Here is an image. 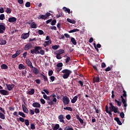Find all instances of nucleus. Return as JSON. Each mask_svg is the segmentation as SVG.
<instances>
[{
  "label": "nucleus",
  "instance_id": "5",
  "mask_svg": "<svg viewBox=\"0 0 130 130\" xmlns=\"http://www.w3.org/2000/svg\"><path fill=\"white\" fill-rule=\"evenodd\" d=\"M110 106H111V110L112 112L113 111L114 113H119V111H118V108L117 107L114 106L112 102L109 103Z\"/></svg>",
  "mask_w": 130,
  "mask_h": 130
},
{
  "label": "nucleus",
  "instance_id": "14",
  "mask_svg": "<svg viewBox=\"0 0 130 130\" xmlns=\"http://www.w3.org/2000/svg\"><path fill=\"white\" fill-rule=\"evenodd\" d=\"M51 43H52V42L51 40H49L48 41L46 40L44 42L43 45L44 47H47V46H48V45H50Z\"/></svg>",
  "mask_w": 130,
  "mask_h": 130
},
{
  "label": "nucleus",
  "instance_id": "27",
  "mask_svg": "<svg viewBox=\"0 0 130 130\" xmlns=\"http://www.w3.org/2000/svg\"><path fill=\"white\" fill-rule=\"evenodd\" d=\"M71 41L74 45H77V41H76V39H75V38H73V37L71 38Z\"/></svg>",
  "mask_w": 130,
  "mask_h": 130
},
{
  "label": "nucleus",
  "instance_id": "61",
  "mask_svg": "<svg viewBox=\"0 0 130 130\" xmlns=\"http://www.w3.org/2000/svg\"><path fill=\"white\" fill-rule=\"evenodd\" d=\"M23 68H24V66L23 64H19V70H22V69H23Z\"/></svg>",
  "mask_w": 130,
  "mask_h": 130
},
{
  "label": "nucleus",
  "instance_id": "58",
  "mask_svg": "<svg viewBox=\"0 0 130 130\" xmlns=\"http://www.w3.org/2000/svg\"><path fill=\"white\" fill-rule=\"evenodd\" d=\"M29 111H30V114L31 115H34V114H35V111L34 110H32V109H29Z\"/></svg>",
  "mask_w": 130,
  "mask_h": 130
},
{
  "label": "nucleus",
  "instance_id": "16",
  "mask_svg": "<svg viewBox=\"0 0 130 130\" xmlns=\"http://www.w3.org/2000/svg\"><path fill=\"white\" fill-rule=\"evenodd\" d=\"M0 94L6 96L7 95H9V93L8 91H7V90H3V89H2V90H0Z\"/></svg>",
  "mask_w": 130,
  "mask_h": 130
},
{
  "label": "nucleus",
  "instance_id": "48",
  "mask_svg": "<svg viewBox=\"0 0 130 130\" xmlns=\"http://www.w3.org/2000/svg\"><path fill=\"white\" fill-rule=\"evenodd\" d=\"M53 74V71L52 70L49 71L48 72V76H49L50 77H52Z\"/></svg>",
  "mask_w": 130,
  "mask_h": 130
},
{
  "label": "nucleus",
  "instance_id": "31",
  "mask_svg": "<svg viewBox=\"0 0 130 130\" xmlns=\"http://www.w3.org/2000/svg\"><path fill=\"white\" fill-rule=\"evenodd\" d=\"M52 48L54 50H57V49H58V48H59V45H54L52 46Z\"/></svg>",
  "mask_w": 130,
  "mask_h": 130
},
{
  "label": "nucleus",
  "instance_id": "22",
  "mask_svg": "<svg viewBox=\"0 0 130 130\" xmlns=\"http://www.w3.org/2000/svg\"><path fill=\"white\" fill-rule=\"evenodd\" d=\"M121 102L123 103L124 107H126L127 105V103H126L124 98H123V96L121 95Z\"/></svg>",
  "mask_w": 130,
  "mask_h": 130
},
{
  "label": "nucleus",
  "instance_id": "43",
  "mask_svg": "<svg viewBox=\"0 0 130 130\" xmlns=\"http://www.w3.org/2000/svg\"><path fill=\"white\" fill-rule=\"evenodd\" d=\"M6 11L7 13H11L12 9H11V8H10L9 7H7Z\"/></svg>",
  "mask_w": 130,
  "mask_h": 130
},
{
  "label": "nucleus",
  "instance_id": "50",
  "mask_svg": "<svg viewBox=\"0 0 130 130\" xmlns=\"http://www.w3.org/2000/svg\"><path fill=\"white\" fill-rule=\"evenodd\" d=\"M40 18H42V19H46V18H47L46 15H44V14L40 15Z\"/></svg>",
  "mask_w": 130,
  "mask_h": 130
},
{
  "label": "nucleus",
  "instance_id": "60",
  "mask_svg": "<svg viewBox=\"0 0 130 130\" xmlns=\"http://www.w3.org/2000/svg\"><path fill=\"white\" fill-rule=\"evenodd\" d=\"M4 11H5L4 8H3V7H1L0 8V13H2V14H3Z\"/></svg>",
  "mask_w": 130,
  "mask_h": 130
},
{
  "label": "nucleus",
  "instance_id": "3",
  "mask_svg": "<svg viewBox=\"0 0 130 130\" xmlns=\"http://www.w3.org/2000/svg\"><path fill=\"white\" fill-rule=\"evenodd\" d=\"M18 114L21 116V117H19V118H17L18 121L19 120L21 121V122H24L25 121V117H26V115L24 112H22L21 111H19Z\"/></svg>",
  "mask_w": 130,
  "mask_h": 130
},
{
  "label": "nucleus",
  "instance_id": "36",
  "mask_svg": "<svg viewBox=\"0 0 130 130\" xmlns=\"http://www.w3.org/2000/svg\"><path fill=\"white\" fill-rule=\"evenodd\" d=\"M1 69L2 70H7L8 69V67L7 64H2Z\"/></svg>",
  "mask_w": 130,
  "mask_h": 130
},
{
  "label": "nucleus",
  "instance_id": "46",
  "mask_svg": "<svg viewBox=\"0 0 130 130\" xmlns=\"http://www.w3.org/2000/svg\"><path fill=\"white\" fill-rule=\"evenodd\" d=\"M56 23V19H53V20H51V25H55Z\"/></svg>",
  "mask_w": 130,
  "mask_h": 130
},
{
  "label": "nucleus",
  "instance_id": "2",
  "mask_svg": "<svg viewBox=\"0 0 130 130\" xmlns=\"http://www.w3.org/2000/svg\"><path fill=\"white\" fill-rule=\"evenodd\" d=\"M62 74H63V79H68L69 78L71 74L72 73V71H70V70L65 69L63 70V71H61Z\"/></svg>",
  "mask_w": 130,
  "mask_h": 130
},
{
  "label": "nucleus",
  "instance_id": "6",
  "mask_svg": "<svg viewBox=\"0 0 130 130\" xmlns=\"http://www.w3.org/2000/svg\"><path fill=\"white\" fill-rule=\"evenodd\" d=\"M62 101L64 105H68L70 104V100L68 96H63V99Z\"/></svg>",
  "mask_w": 130,
  "mask_h": 130
},
{
  "label": "nucleus",
  "instance_id": "4",
  "mask_svg": "<svg viewBox=\"0 0 130 130\" xmlns=\"http://www.w3.org/2000/svg\"><path fill=\"white\" fill-rule=\"evenodd\" d=\"M34 46V43H28L26 45H25L24 47V50H29V49H31Z\"/></svg>",
  "mask_w": 130,
  "mask_h": 130
},
{
  "label": "nucleus",
  "instance_id": "17",
  "mask_svg": "<svg viewBox=\"0 0 130 130\" xmlns=\"http://www.w3.org/2000/svg\"><path fill=\"white\" fill-rule=\"evenodd\" d=\"M26 64L27 65V66L29 67V68H30V69L33 68V66L32 64V62H31L29 59H26Z\"/></svg>",
  "mask_w": 130,
  "mask_h": 130
},
{
  "label": "nucleus",
  "instance_id": "64",
  "mask_svg": "<svg viewBox=\"0 0 130 130\" xmlns=\"http://www.w3.org/2000/svg\"><path fill=\"white\" fill-rule=\"evenodd\" d=\"M50 28L51 29H55V30L57 29V27L55 25H52V26H50Z\"/></svg>",
  "mask_w": 130,
  "mask_h": 130
},
{
  "label": "nucleus",
  "instance_id": "47",
  "mask_svg": "<svg viewBox=\"0 0 130 130\" xmlns=\"http://www.w3.org/2000/svg\"><path fill=\"white\" fill-rule=\"evenodd\" d=\"M59 51L60 55H61V54H63V53H64V50H63V49H59Z\"/></svg>",
  "mask_w": 130,
  "mask_h": 130
},
{
  "label": "nucleus",
  "instance_id": "12",
  "mask_svg": "<svg viewBox=\"0 0 130 130\" xmlns=\"http://www.w3.org/2000/svg\"><path fill=\"white\" fill-rule=\"evenodd\" d=\"M64 116L63 114H60L58 116V119L59 120L60 122H62L63 123H64Z\"/></svg>",
  "mask_w": 130,
  "mask_h": 130
},
{
  "label": "nucleus",
  "instance_id": "38",
  "mask_svg": "<svg viewBox=\"0 0 130 130\" xmlns=\"http://www.w3.org/2000/svg\"><path fill=\"white\" fill-rule=\"evenodd\" d=\"M79 28H74L73 29H71L69 30V32H75L76 31H79Z\"/></svg>",
  "mask_w": 130,
  "mask_h": 130
},
{
  "label": "nucleus",
  "instance_id": "49",
  "mask_svg": "<svg viewBox=\"0 0 130 130\" xmlns=\"http://www.w3.org/2000/svg\"><path fill=\"white\" fill-rule=\"evenodd\" d=\"M78 83L80 85L81 87L84 86V82L83 81H78Z\"/></svg>",
  "mask_w": 130,
  "mask_h": 130
},
{
  "label": "nucleus",
  "instance_id": "57",
  "mask_svg": "<svg viewBox=\"0 0 130 130\" xmlns=\"http://www.w3.org/2000/svg\"><path fill=\"white\" fill-rule=\"evenodd\" d=\"M66 118L68 120H70V119H71V116L70 114H68L67 115H66Z\"/></svg>",
  "mask_w": 130,
  "mask_h": 130
},
{
  "label": "nucleus",
  "instance_id": "29",
  "mask_svg": "<svg viewBox=\"0 0 130 130\" xmlns=\"http://www.w3.org/2000/svg\"><path fill=\"white\" fill-rule=\"evenodd\" d=\"M78 98V96H75L74 97V98H73V99H72L71 103L73 104L75 103V102H76L77 101Z\"/></svg>",
  "mask_w": 130,
  "mask_h": 130
},
{
  "label": "nucleus",
  "instance_id": "19",
  "mask_svg": "<svg viewBox=\"0 0 130 130\" xmlns=\"http://www.w3.org/2000/svg\"><path fill=\"white\" fill-rule=\"evenodd\" d=\"M51 97H53V99L51 101V102H53V104L52 105H54V103H56L57 100L56 98V95H55V94H53L52 95H51Z\"/></svg>",
  "mask_w": 130,
  "mask_h": 130
},
{
  "label": "nucleus",
  "instance_id": "62",
  "mask_svg": "<svg viewBox=\"0 0 130 130\" xmlns=\"http://www.w3.org/2000/svg\"><path fill=\"white\" fill-rule=\"evenodd\" d=\"M123 97H127V94H126V91L123 90Z\"/></svg>",
  "mask_w": 130,
  "mask_h": 130
},
{
  "label": "nucleus",
  "instance_id": "55",
  "mask_svg": "<svg viewBox=\"0 0 130 130\" xmlns=\"http://www.w3.org/2000/svg\"><path fill=\"white\" fill-rule=\"evenodd\" d=\"M30 2H27L25 3V6L26 7H30Z\"/></svg>",
  "mask_w": 130,
  "mask_h": 130
},
{
  "label": "nucleus",
  "instance_id": "25",
  "mask_svg": "<svg viewBox=\"0 0 130 130\" xmlns=\"http://www.w3.org/2000/svg\"><path fill=\"white\" fill-rule=\"evenodd\" d=\"M33 69V73L34 74H35V75H38V74H39L40 72L39 71V70H38V69H37V68H32Z\"/></svg>",
  "mask_w": 130,
  "mask_h": 130
},
{
  "label": "nucleus",
  "instance_id": "44",
  "mask_svg": "<svg viewBox=\"0 0 130 130\" xmlns=\"http://www.w3.org/2000/svg\"><path fill=\"white\" fill-rule=\"evenodd\" d=\"M30 128L31 129H35L36 126L35 123H30Z\"/></svg>",
  "mask_w": 130,
  "mask_h": 130
},
{
  "label": "nucleus",
  "instance_id": "11",
  "mask_svg": "<svg viewBox=\"0 0 130 130\" xmlns=\"http://www.w3.org/2000/svg\"><path fill=\"white\" fill-rule=\"evenodd\" d=\"M29 24H30V26L32 28H37V24L34 21L33 19H31V22H29Z\"/></svg>",
  "mask_w": 130,
  "mask_h": 130
},
{
  "label": "nucleus",
  "instance_id": "59",
  "mask_svg": "<svg viewBox=\"0 0 130 130\" xmlns=\"http://www.w3.org/2000/svg\"><path fill=\"white\" fill-rule=\"evenodd\" d=\"M35 111L36 113H40V109H38V108H35Z\"/></svg>",
  "mask_w": 130,
  "mask_h": 130
},
{
  "label": "nucleus",
  "instance_id": "7",
  "mask_svg": "<svg viewBox=\"0 0 130 130\" xmlns=\"http://www.w3.org/2000/svg\"><path fill=\"white\" fill-rule=\"evenodd\" d=\"M6 24L4 22H2L0 23V33L4 34L5 32V30H6Z\"/></svg>",
  "mask_w": 130,
  "mask_h": 130
},
{
  "label": "nucleus",
  "instance_id": "21",
  "mask_svg": "<svg viewBox=\"0 0 130 130\" xmlns=\"http://www.w3.org/2000/svg\"><path fill=\"white\" fill-rule=\"evenodd\" d=\"M16 17H15L14 16H12V17H9V18L8 19V21H9V22H15V21H16Z\"/></svg>",
  "mask_w": 130,
  "mask_h": 130
},
{
  "label": "nucleus",
  "instance_id": "54",
  "mask_svg": "<svg viewBox=\"0 0 130 130\" xmlns=\"http://www.w3.org/2000/svg\"><path fill=\"white\" fill-rule=\"evenodd\" d=\"M120 117H121V118H124V117L125 116V114H124V112H120Z\"/></svg>",
  "mask_w": 130,
  "mask_h": 130
},
{
  "label": "nucleus",
  "instance_id": "34",
  "mask_svg": "<svg viewBox=\"0 0 130 130\" xmlns=\"http://www.w3.org/2000/svg\"><path fill=\"white\" fill-rule=\"evenodd\" d=\"M63 63H62V62H59V63L57 64V68H60V70H59V72H60V71H61Z\"/></svg>",
  "mask_w": 130,
  "mask_h": 130
},
{
  "label": "nucleus",
  "instance_id": "45",
  "mask_svg": "<svg viewBox=\"0 0 130 130\" xmlns=\"http://www.w3.org/2000/svg\"><path fill=\"white\" fill-rule=\"evenodd\" d=\"M24 122H25V124L26 125H27V126H28V125H29V121L28 119H25L24 120Z\"/></svg>",
  "mask_w": 130,
  "mask_h": 130
},
{
  "label": "nucleus",
  "instance_id": "24",
  "mask_svg": "<svg viewBox=\"0 0 130 130\" xmlns=\"http://www.w3.org/2000/svg\"><path fill=\"white\" fill-rule=\"evenodd\" d=\"M33 107H36V108H40L41 107V104L39 103L38 102H35L32 104Z\"/></svg>",
  "mask_w": 130,
  "mask_h": 130
},
{
  "label": "nucleus",
  "instance_id": "28",
  "mask_svg": "<svg viewBox=\"0 0 130 130\" xmlns=\"http://www.w3.org/2000/svg\"><path fill=\"white\" fill-rule=\"evenodd\" d=\"M47 103L49 105H53V102H51V98L50 97H48V96H47Z\"/></svg>",
  "mask_w": 130,
  "mask_h": 130
},
{
  "label": "nucleus",
  "instance_id": "13",
  "mask_svg": "<svg viewBox=\"0 0 130 130\" xmlns=\"http://www.w3.org/2000/svg\"><path fill=\"white\" fill-rule=\"evenodd\" d=\"M6 87L9 91H12V90H13V88H14L15 85H14L13 84H12L11 85L7 84Z\"/></svg>",
  "mask_w": 130,
  "mask_h": 130
},
{
  "label": "nucleus",
  "instance_id": "40",
  "mask_svg": "<svg viewBox=\"0 0 130 130\" xmlns=\"http://www.w3.org/2000/svg\"><path fill=\"white\" fill-rule=\"evenodd\" d=\"M60 125L58 124H56L55 125V126H54L53 129V130H57L59 129Z\"/></svg>",
  "mask_w": 130,
  "mask_h": 130
},
{
  "label": "nucleus",
  "instance_id": "52",
  "mask_svg": "<svg viewBox=\"0 0 130 130\" xmlns=\"http://www.w3.org/2000/svg\"><path fill=\"white\" fill-rule=\"evenodd\" d=\"M50 79L52 82H54L55 80V77H54V76L52 75V76L50 77Z\"/></svg>",
  "mask_w": 130,
  "mask_h": 130
},
{
  "label": "nucleus",
  "instance_id": "8",
  "mask_svg": "<svg viewBox=\"0 0 130 130\" xmlns=\"http://www.w3.org/2000/svg\"><path fill=\"white\" fill-rule=\"evenodd\" d=\"M110 109V110H109ZM106 112L108 113L110 117L112 116V111L111 110V106H110L109 108L108 107V105H106Z\"/></svg>",
  "mask_w": 130,
  "mask_h": 130
},
{
  "label": "nucleus",
  "instance_id": "10",
  "mask_svg": "<svg viewBox=\"0 0 130 130\" xmlns=\"http://www.w3.org/2000/svg\"><path fill=\"white\" fill-rule=\"evenodd\" d=\"M54 54L56 55V58H57V59H61L62 56L60 55L59 50H58L57 51H56L55 52H54Z\"/></svg>",
  "mask_w": 130,
  "mask_h": 130
},
{
  "label": "nucleus",
  "instance_id": "30",
  "mask_svg": "<svg viewBox=\"0 0 130 130\" xmlns=\"http://www.w3.org/2000/svg\"><path fill=\"white\" fill-rule=\"evenodd\" d=\"M41 75L42 76L43 79L44 80V82H47L49 84V81L47 77H46V76H44V75H43V74H41Z\"/></svg>",
  "mask_w": 130,
  "mask_h": 130
},
{
  "label": "nucleus",
  "instance_id": "23",
  "mask_svg": "<svg viewBox=\"0 0 130 130\" xmlns=\"http://www.w3.org/2000/svg\"><path fill=\"white\" fill-rule=\"evenodd\" d=\"M22 107L23 111L25 112V113H28V109L25 105H24V104H22Z\"/></svg>",
  "mask_w": 130,
  "mask_h": 130
},
{
  "label": "nucleus",
  "instance_id": "41",
  "mask_svg": "<svg viewBox=\"0 0 130 130\" xmlns=\"http://www.w3.org/2000/svg\"><path fill=\"white\" fill-rule=\"evenodd\" d=\"M0 118H2V119H5L6 118L5 114L2 112H0Z\"/></svg>",
  "mask_w": 130,
  "mask_h": 130
},
{
  "label": "nucleus",
  "instance_id": "63",
  "mask_svg": "<svg viewBox=\"0 0 130 130\" xmlns=\"http://www.w3.org/2000/svg\"><path fill=\"white\" fill-rule=\"evenodd\" d=\"M19 4H23L24 3V0H17Z\"/></svg>",
  "mask_w": 130,
  "mask_h": 130
},
{
  "label": "nucleus",
  "instance_id": "33",
  "mask_svg": "<svg viewBox=\"0 0 130 130\" xmlns=\"http://www.w3.org/2000/svg\"><path fill=\"white\" fill-rule=\"evenodd\" d=\"M67 21L70 22L71 23H76V21L75 19H71V18H67Z\"/></svg>",
  "mask_w": 130,
  "mask_h": 130
},
{
  "label": "nucleus",
  "instance_id": "15",
  "mask_svg": "<svg viewBox=\"0 0 130 130\" xmlns=\"http://www.w3.org/2000/svg\"><path fill=\"white\" fill-rule=\"evenodd\" d=\"M29 36V31L28 32H26L25 34H22L21 36V38L22 39H27Z\"/></svg>",
  "mask_w": 130,
  "mask_h": 130
},
{
  "label": "nucleus",
  "instance_id": "26",
  "mask_svg": "<svg viewBox=\"0 0 130 130\" xmlns=\"http://www.w3.org/2000/svg\"><path fill=\"white\" fill-rule=\"evenodd\" d=\"M114 120L117 121L118 124H119V125H122V123L121 121L120 120L119 117H115Z\"/></svg>",
  "mask_w": 130,
  "mask_h": 130
},
{
  "label": "nucleus",
  "instance_id": "39",
  "mask_svg": "<svg viewBox=\"0 0 130 130\" xmlns=\"http://www.w3.org/2000/svg\"><path fill=\"white\" fill-rule=\"evenodd\" d=\"M115 102H116V103H117L118 106H121L122 102L121 101H118V100H117V99H115Z\"/></svg>",
  "mask_w": 130,
  "mask_h": 130
},
{
  "label": "nucleus",
  "instance_id": "9",
  "mask_svg": "<svg viewBox=\"0 0 130 130\" xmlns=\"http://www.w3.org/2000/svg\"><path fill=\"white\" fill-rule=\"evenodd\" d=\"M22 52V50H17L16 53H15V54H13V55H12V58H16V57H17V56H19V55H20V54H21Z\"/></svg>",
  "mask_w": 130,
  "mask_h": 130
},
{
  "label": "nucleus",
  "instance_id": "53",
  "mask_svg": "<svg viewBox=\"0 0 130 130\" xmlns=\"http://www.w3.org/2000/svg\"><path fill=\"white\" fill-rule=\"evenodd\" d=\"M92 68L94 69V70H95V71H96V72H98V67L99 66H92Z\"/></svg>",
  "mask_w": 130,
  "mask_h": 130
},
{
  "label": "nucleus",
  "instance_id": "18",
  "mask_svg": "<svg viewBox=\"0 0 130 130\" xmlns=\"http://www.w3.org/2000/svg\"><path fill=\"white\" fill-rule=\"evenodd\" d=\"M7 43L6 40H4L3 38H0V45H5Z\"/></svg>",
  "mask_w": 130,
  "mask_h": 130
},
{
  "label": "nucleus",
  "instance_id": "20",
  "mask_svg": "<svg viewBox=\"0 0 130 130\" xmlns=\"http://www.w3.org/2000/svg\"><path fill=\"white\" fill-rule=\"evenodd\" d=\"M93 83H99L100 82V78H99V76L93 77Z\"/></svg>",
  "mask_w": 130,
  "mask_h": 130
},
{
  "label": "nucleus",
  "instance_id": "51",
  "mask_svg": "<svg viewBox=\"0 0 130 130\" xmlns=\"http://www.w3.org/2000/svg\"><path fill=\"white\" fill-rule=\"evenodd\" d=\"M71 60V58L70 57H69V56H67V57L66 58V63H68V62H69V61H70Z\"/></svg>",
  "mask_w": 130,
  "mask_h": 130
},
{
  "label": "nucleus",
  "instance_id": "35",
  "mask_svg": "<svg viewBox=\"0 0 130 130\" xmlns=\"http://www.w3.org/2000/svg\"><path fill=\"white\" fill-rule=\"evenodd\" d=\"M35 89H31L30 90V91H29L28 92V94L29 95H34V94H35Z\"/></svg>",
  "mask_w": 130,
  "mask_h": 130
},
{
  "label": "nucleus",
  "instance_id": "42",
  "mask_svg": "<svg viewBox=\"0 0 130 130\" xmlns=\"http://www.w3.org/2000/svg\"><path fill=\"white\" fill-rule=\"evenodd\" d=\"M5 19V15L4 13L0 15V19L1 20H4Z\"/></svg>",
  "mask_w": 130,
  "mask_h": 130
},
{
  "label": "nucleus",
  "instance_id": "56",
  "mask_svg": "<svg viewBox=\"0 0 130 130\" xmlns=\"http://www.w3.org/2000/svg\"><path fill=\"white\" fill-rule=\"evenodd\" d=\"M38 32L39 35H43L44 32L43 30H42V29H39Z\"/></svg>",
  "mask_w": 130,
  "mask_h": 130
},
{
  "label": "nucleus",
  "instance_id": "1",
  "mask_svg": "<svg viewBox=\"0 0 130 130\" xmlns=\"http://www.w3.org/2000/svg\"><path fill=\"white\" fill-rule=\"evenodd\" d=\"M30 53L31 54H41V55H44L45 52V50L42 49V47L40 46H35L34 49H31Z\"/></svg>",
  "mask_w": 130,
  "mask_h": 130
},
{
  "label": "nucleus",
  "instance_id": "32",
  "mask_svg": "<svg viewBox=\"0 0 130 130\" xmlns=\"http://www.w3.org/2000/svg\"><path fill=\"white\" fill-rule=\"evenodd\" d=\"M63 10L66 12H68V13H71V9L70 8H67V7H63Z\"/></svg>",
  "mask_w": 130,
  "mask_h": 130
},
{
  "label": "nucleus",
  "instance_id": "37",
  "mask_svg": "<svg viewBox=\"0 0 130 130\" xmlns=\"http://www.w3.org/2000/svg\"><path fill=\"white\" fill-rule=\"evenodd\" d=\"M64 130H74L73 127L70 126L69 125L66 126L64 128Z\"/></svg>",
  "mask_w": 130,
  "mask_h": 130
}]
</instances>
